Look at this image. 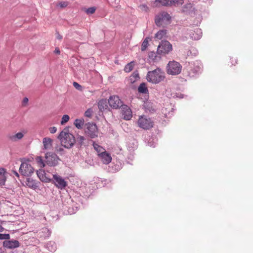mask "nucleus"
<instances>
[{"mask_svg": "<svg viewBox=\"0 0 253 253\" xmlns=\"http://www.w3.org/2000/svg\"><path fill=\"white\" fill-rule=\"evenodd\" d=\"M13 173H14V174L16 176H17V177H19V174H18V173L17 171H13Z\"/></svg>", "mask_w": 253, "mask_h": 253, "instance_id": "49", "label": "nucleus"}, {"mask_svg": "<svg viewBox=\"0 0 253 253\" xmlns=\"http://www.w3.org/2000/svg\"><path fill=\"white\" fill-rule=\"evenodd\" d=\"M4 230V228L2 227L1 225H0V232H3Z\"/></svg>", "mask_w": 253, "mask_h": 253, "instance_id": "50", "label": "nucleus"}, {"mask_svg": "<svg viewBox=\"0 0 253 253\" xmlns=\"http://www.w3.org/2000/svg\"><path fill=\"white\" fill-rule=\"evenodd\" d=\"M122 115L125 120H129L132 117V112L130 109L127 106H122Z\"/></svg>", "mask_w": 253, "mask_h": 253, "instance_id": "16", "label": "nucleus"}, {"mask_svg": "<svg viewBox=\"0 0 253 253\" xmlns=\"http://www.w3.org/2000/svg\"><path fill=\"white\" fill-rule=\"evenodd\" d=\"M73 85L77 89L79 90H82V86L79 84L77 82H74L73 83Z\"/></svg>", "mask_w": 253, "mask_h": 253, "instance_id": "40", "label": "nucleus"}, {"mask_svg": "<svg viewBox=\"0 0 253 253\" xmlns=\"http://www.w3.org/2000/svg\"><path fill=\"white\" fill-rule=\"evenodd\" d=\"M53 140L49 137H44L42 139L43 149L45 150H50L52 147Z\"/></svg>", "mask_w": 253, "mask_h": 253, "instance_id": "17", "label": "nucleus"}, {"mask_svg": "<svg viewBox=\"0 0 253 253\" xmlns=\"http://www.w3.org/2000/svg\"><path fill=\"white\" fill-rule=\"evenodd\" d=\"M127 147L129 151L133 150L137 147L136 142L134 140H133L131 142H129L127 145Z\"/></svg>", "mask_w": 253, "mask_h": 253, "instance_id": "32", "label": "nucleus"}, {"mask_svg": "<svg viewBox=\"0 0 253 253\" xmlns=\"http://www.w3.org/2000/svg\"><path fill=\"white\" fill-rule=\"evenodd\" d=\"M10 239V235L8 234H0V240H8Z\"/></svg>", "mask_w": 253, "mask_h": 253, "instance_id": "38", "label": "nucleus"}, {"mask_svg": "<svg viewBox=\"0 0 253 253\" xmlns=\"http://www.w3.org/2000/svg\"><path fill=\"white\" fill-rule=\"evenodd\" d=\"M99 156L102 162L105 164H108L111 161L112 158L111 156L106 152H104L102 154H99Z\"/></svg>", "mask_w": 253, "mask_h": 253, "instance_id": "18", "label": "nucleus"}, {"mask_svg": "<svg viewBox=\"0 0 253 253\" xmlns=\"http://www.w3.org/2000/svg\"><path fill=\"white\" fill-rule=\"evenodd\" d=\"M70 211H68L69 213L72 214L75 213V211H74V209H73V211H71L70 209H69Z\"/></svg>", "mask_w": 253, "mask_h": 253, "instance_id": "48", "label": "nucleus"}, {"mask_svg": "<svg viewBox=\"0 0 253 253\" xmlns=\"http://www.w3.org/2000/svg\"><path fill=\"white\" fill-rule=\"evenodd\" d=\"M167 34V30L163 29L159 30L155 36V38L158 40H161L166 37Z\"/></svg>", "mask_w": 253, "mask_h": 253, "instance_id": "21", "label": "nucleus"}, {"mask_svg": "<svg viewBox=\"0 0 253 253\" xmlns=\"http://www.w3.org/2000/svg\"><path fill=\"white\" fill-rule=\"evenodd\" d=\"M85 140V139L84 137L79 135L76 138V139H75V142H76L77 145L81 146L84 144V141Z\"/></svg>", "mask_w": 253, "mask_h": 253, "instance_id": "28", "label": "nucleus"}, {"mask_svg": "<svg viewBox=\"0 0 253 253\" xmlns=\"http://www.w3.org/2000/svg\"><path fill=\"white\" fill-rule=\"evenodd\" d=\"M7 172L3 168H0V186H2L5 184L6 179V175Z\"/></svg>", "mask_w": 253, "mask_h": 253, "instance_id": "19", "label": "nucleus"}, {"mask_svg": "<svg viewBox=\"0 0 253 253\" xmlns=\"http://www.w3.org/2000/svg\"><path fill=\"white\" fill-rule=\"evenodd\" d=\"M98 106L100 110L104 111L107 107V101L105 100H101L98 103Z\"/></svg>", "mask_w": 253, "mask_h": 253, "instance_id": "25", "label": "nucleus"}, {"mask_svg": "<svg viewBox=\"0 0 253 253\" xmlns=\"http://www.w3.org/2000/svg\"><path fill=\"white\" fill-rule=\"evenodd\" d=\"M134 62H130V63L126 64L124 68V70L126 73H129L132 70L134 67Z\"/></svg>", "mask_w": 253, "mask_h": 253, "instance_id": "29", "label": "nucleus"}, {"mask_svg": "<svg viewBox=\"0 0 253 253\" xmlns=\"http://www.w3.org/2000/svg\"><path fill=\"white\" fill-rule=\"evenodd\" d=\"M95 11V8L94 7H91L87 8L85 10V12L88 14H93Z\"/></svg>", "mask_w": 253, "mask_h": 253, "instance_id": "37", "label": "nucleus"}, {"mask_svg": "<svg viewBox=\"0 0 253 253\" xmlns=\"http://www.w3.org/2000/svg\"><path fill=\"white\" fill-rule=\"evenodd\" d=\"M92 111L91 109H87L84 113V116L87 117H90L92 115Z\"/></svg>", "mask_w": 253, "mask_h": 253, "instance_id": "39", "label": "nucleus"}, {"mask_svg": "<svg viewBox=\"0 0 253 253\" xmlns=\"http://www.w3.org/2000/svg\"><path fill=\"white\" fill-rule=\"evenodd\" d=\"M56 38L59 40H61L62 39V36H61L58 33L56 34Z\"/></svg>", "mask_w": 253, "mask_h": 253, "instance_id": "46", "label": "nucleus"}, {"mask_svg": "<svg viewBox=\"0 0 253 253\" xmlns=\"http://www.w3.org/2000/svg\"><path fill=\"white\" fill-rule=\"evenodd\" d=\"M93 146L94 149L97 151L98 153V155H99V154H102L104 153L105 151V150L103 149V148L100 145H99L98 144L96 143L95 142L93 143Z\"/></svg>", "mask_w": 253, "mask_h": 253, "instance_id": "26", "label": "nucleus"}, {"mask_svg": "<svg viewBox=\"0 0 253 253\" xmlns=\"http://www.w3.org/2000/svg\"><path fill=\"white\" fill-rule=\"evenodd\" d=\"M26 184L29 187L32 188L34 189L36 188L38 186L36 181L30 178H28L27 179Z\"/></svg>", "mask_w": 253, "mask_h": 253, "instance_id": "22", "label": "nucleus"}, {"mask_svg": "<svg viewBox=\"0 0 253 253\" xmlns=\"http://www.w3.org/2000/svg\"><path fill=\"white\" fill-rule=\"evenodd\" d=\"M139 9L142 11H144V12H147L148 10H149V7H148V6L145 4H140L139 6Z\"/></svg>", "mask_w": 253, "mask_h": 253, "instance_id": "35", "label": "nucleus"}, {"mask_svg": "<svg viewBox=\"0 0 253 253\" xmlns=\"http://www.w3.org/2000/svg\"><path fill=\"white\" fill-rule=\"evenodd\" d=\"M23 134L22 132H19L15 134H9L8 136L9 139L12 141H17L21 139L23 137Z\"/></svg>", "mask_w": 253, "mask_h": 253, "instance_id": "20", "label": "nucleus"}, {"mask_svg": "<svg viewBox=\"0 0 253 253\" xmlns=\"http://www.w3.org/2000/svg\"><path fill=\"white\" fill-rule=\"evenodd\" d=\"M69 116L67 115H64L63 116L62 118V120L61 122V124L62 125H64L69 120Z\"/></svg>", "mask_w": 253, "mask_h": 253, "instance_id": "36", "label": "nucleus"}, {"mask_svg": "<svg viewBox=\"0 0 253 253\" xmlns=\"http://www.w3.org/2000/svg\"><path fill=\"white\" fill-rule=\"evenodd\" d=\"M19 172L23 176H29L34 172V169L28 161H22Z\"/></svg>", "mask_w": 253, "mask_h": 253, "instance_id": "4", "label": "nucleus"}, {"mask_svg": "<svg viewBox=\"0 0 253 253\" xmlns=\"http://www.w3.org/2000/svg\"><path fill=\"white\" fill-rule=\"evenodd\" d=\"M201 69L202 68L200 65H196L193 68L191 69V73L196 75L201 72Z\"/></svg>", "mask_w": 253, "mask_h": 253, "instance_id": "31", "label": "nucleus"}, {"mask_svg": "<svg viewBox=\"0 0 253 253\" xmlns=\"http://www.w3.org/2000/svg\"><path fill=\"white\" fill-rule=\"evenodd\" d=\"M49 130L51 133L53 134L56 132L57 128L55 126H52L49 128Z\"/></svg>", "mask_w": 253, "mask_h": 253, "instance_id": "41", "label": "nucleus"}, {"mask_svg": "<svg viewBox=\"0 0 253 253\" xmlns=\"http://www.w3.org/2000/svg\"><path fill=\"white\" fill-rule=\"evenodd\" d=\"M157 1L164 6H178L181 5L184 0H157Z\"/></svg>", "mask_w": 253, "mask_h": 253, "instance_id": "12", "label": "nucleus"}, {"mask_svg": "<svg viewBox=\"0 0 253 253\" xmlns=\"http://www.w3.org/2000/svg\"><path fill=\"white\" fill-rule=\"evenodd\" d=\"M175 97L180 98H183V95L181 93H180V94L178 93V94H176L175 95Z\"/></svg>", "mask_w": 253, "mask_h": 253, "instance_id": "45", "label": "nucleus"}, {"mask_svg": "<svg viewBox=\"0 0 253 253\" xmlns=\"http://www.w3.org/2000/svg\"><path fill=\"white\" fill-rule=\"evenodd\" d=\"M165 78V74L160 68L149 71L146 76L147 80L152 84H157L164 81Z\"/></svg>", "mask_w": 253, "mask_h": 253, "instance_id": "1", "label": "nucleus"}, {"mask_svg": "<svg viewBox=\"0 0 253 253\" xmlns=\"http://www.w3.org/2000/svg\"><path fill=\"white\" fill-rule=\"evenodd\" d=\"M149 40H150L149 38H146L144 40V41L143 42L142 45H141V49L142 51H144L146 49V48L148 46V42H149Z\"/></svg>", "mask_w": 253, "mask_h": 253, "instance_id": "33", "label": "nucleus"}, {"mask_svg": "<svg viewBox=\"0 0 253 253\" xmlns=\"http://www.w3.org/2000/svg\"><path fill=\"white\" fill-rule=\"evenodd\" d=\"M108 103L111 107L118 109L123 106V102L118 96H112L108 99Z\"/></svg>", "mask_w": 253, "mask_h": 253, "instance_id": "11", "label": "nucleus"}, {"mask_svg": "<svg viewBox=\"0 0 253 253\" xmlns=\"http://www.w3.org/2000/svg\"><path fill=\"white\" fill-rule=\"evenodd\" d=\"M46 248L51 252H54L56 249V246L55 243L52 241H50L46 243Z\"/></svg>", "mask_w": 253, "mask_h": 253, "instance_id": "23", "label": "nucleus"}, {"mask_svg": "<svg viewBox=\"0 0 253 253\" xmlns=\"http://www.w3.org/2000/svg\"><path fill=\"white\" fill-rule=\"evenodd\" d=\"M139 92L146 94L148 92V88L145 83H141L138 88Z\"/></svg>", "mask_w": 253, "mask_h": 253, "instance_id": "24", "label": "nucleus"}, {"mask_svg": "<svg viewBox=\"0 0 253 253\" xmlns=\"http://www.w3.org/2000/svg\"><path fill=\"white\" fill-rule=\"evenodd\" d=\"M28 98H27V97L24 98V99L23 100V105L26 104L28 103Z\"/></svg>", "mask_w": 253, "mask_h": 253, "instance_id": "44", "label": "nucleus"}, {"mask_svg": "<svg viewBox=\"0 0 253 253\" xmlns=\"http://www.w3.org/2000/svg\"><path fill=\"white\" fill-rule=\"evenodd\" d=\"M131 77L134 78L135 79L139 78V74L138 73H133L131 76Z\"/></svg>", "mask_w": 253, "mask_h": 253, "instance_id": "43", "label": "nucleus"}, {"mask_svg": "<svg viewBox=\"0 0 253 253\" xmlns=\"http://www.w3.org/2000/svg\"><path fill=\"white\" fill-rule=\"evenodd\" d=\"M85 132L86 134L91 138L98 136V131L95 124L88 123L85 125Z\"/></svg>", "mask_w": 253, "mask_h": 253, "instance_id": "6", "label": "nucleus"}, {"mask_svg": "<svg viewBox=\"0 0 253 253\" xmlns=\"http://www.w3.org/2000/svg\"><path fill=\"white\" fill-rule=\"evenodd\" d=\"M45 163L50 167H54L58 165L60 159L54 153H47L45 156Z\"/></svg>", "mask_w": 253, "mask_h": 253, "instance_id": "8", "label": "nucleus"}, {"mask_svg": "<svg viewBox=\"0 0 253 253\" xmlns=\"http://www.w3.org/2000/svg\"><path fill=\"white\" fill-rule=\"evenodd\" d=\"M36 161L40 167L43 168L45 166V163L41 157H38Z\"/></svg>", "mask_w": 253, "mask_h": 253, "instance_id": "34", "label": "nucleus"}, {"mask_svg": "<svg viewBox=\"0 0 253 253\" xmlns=\"http://www.w3.org/2000/svg\"><path fill=\"white\" fill-rule=\"evenodd\" d=\"M53 179L55 185L59 189H64L67 185V182L59 175H53Z\"/></svg>", "mask_w": 253, "mask_h": 253, "instance_id": "10", "label": "nucleus"}, {"mask_svg": "<svg viewBox=\"0 0 253 253\" xmlns=\"http://www.w3.org/2000/svg\"><path fill=\"white\" fill-rule=\"evenodd\" d=\"M182 66L177 62L175 61H169L167 66L168 74L171 75H176L181 71Z\"/></svg>", "mask_w": 253, "mask_h": 253, "instance_id": "5", "label": "nucleus"}, {"mask_svg": "<svg viewBox=\"0 0 253 253\" xmlns=\"http://www.w3.org/2000/svg\"><path fill=\"white\" fill-rule=\"evenodd\" d=\"M188 34L189 35L191 39L194 40H198L202 37V32L201 29L196 28L194 31H190Z\"/></svg>", "mask_w": 253, "mask_h": 253, "instance_id": "14", "label": "nucleus"}, {"mask_svg": "<svg viewBox=\"0 0 253 253\" xmlns=\"http://www.w3.org/2000/svg\"><path fill=\"white\" fill-rule=\"evenodd\" d=\"M55 52L57 54H60V51L58 48H56L55 49Z\"/></svg>", "mask_w": 253, "mask_h": 253, "instance_id": "47", "label": "nucleus"}, {"mask_svg": "<svg viewBox=\"0 0 253 253\" xmlns=\"http://www.w3.org/2000/svg\"><path fill=\"white\" fill-rule=\"evenodd\" d=\"M58 138L60 140L62 145L67 148L72 147L75 143L74 136L69 133L66 129H64L60 133Z\"/></svg>", "mask_w": 253, "mask_h": 253, "instance_id": "2", "label": "nucleus"}, {"mask_svg": "<svg viewBox=\"0 0 253 253\" xmlns=\"http://www.w3.org/2000/svg\"><path fill=\"white\" fill-rule=\"evenodd\" d=\"M139 126L144 129H148L153 127V122L150 118L145 116H141L138 121Z\"/></svg>", "mask_w": 253, "mask_h": 253, "instance_id": "9", "label": "nucleus"}, {"mask_svg": "<svg viewBox=\"0 0 253 253\" xmlns=\"http://www.w3.org/2000/svg\"><path fill=\"white\" fill-rule=\"evenodd\" d=\"M4 247L7 249H14L19 246V243L17 240L4 241L3 242Z\"/></svg>", "mask_w": 253, "mask_h": 253, "instance_id": "15", "label": "nucleus"}, {"mask_svg": "<svg viewBox=\"0 0 253 253\" xmlns=\"http://www.w3.org/2000/svg\"><path fill=\"white\" fill-rule=\"evenodd\" d=\"M181 11L183 13L192 15L195 14V8L191 3H187L182 7Z\"/></svg>", "mask_w": 253, "mask_h": 253, "instance_id": "13", "label": "nucleus"}, {"mask_svg": "<svg viewBox=\"0 0 253 253\" xmlns=\"http://www.w3.org/2000/svg\"><path fill=\"white\" fill-rule=\"evenodd\" d=\"M42 172H44V171H37V175L39 178L42 180V181L44 182H48L49 181V180L46 178L45 176H44Z\"/></svg>", "mask_w": 253, "mask_h": 253, "instance_id": "30", "label": "nucleus"}, {"mask_svg": "<svg viewBox=\"0 0 253 253\" xmlns=\"http://www.w3.org/2000/svg\"><path fill=\"white\" fill-rule=\"evenodd\" d=\"M150 146H152V147H155V145H150Z\"/></svg>", "mask_w": 253, "mask_h": 253, "instance_id": "51", "label": "nucleus"}, {"mask_svg": "<svg viewBox=\"0 0 253 253\" xmlns=\"http://www.w3.org/2000/svg\"><path fill=\"white\" fill-rule=\"evenodd\" d=\"M155 22L157 26L165 27L171 22V16L166 11H162L155 16Z\"/></svg>", "mask_w": 253, "mask_h": 253, "instance_id": "3", "label": "nucleus"}, {"mask_svg": "<svg viewBox=\"0 0 253 253\" xmlns=\"http://www.w3.org/2000/svg\"><path fill=\"white\" fill-rule=\"evenodd\" d=\"M172 50L171 44L168 41H162L158 47V52L161 54H168Z\"/></svg>", "mask_w": 253, "mask_h": 253, "instance_id": "7", "label": "nucleus"}, {"mask_svg": "<svg viewBox=\"0 0 253 253\" xmlns=\"http://www.w3.org/2000/svg\"><path fill=\"white\" fill-rule=\"evenodd\" d=\"M84 119H76L74 122V125L78 129H81L84 124Z\"/></svg>", "mask_w": 253, "mask_h": 253, "instance_id": "27", "label": "nucleus"}, {"mask_svg": "<svg viewBox=\"0 0 253 253\" xmlns=\"http://www.w3.org/2000/svg\"><path fill=\"white\" fill-rule=\"evenodd\" d=\"M68 3L66 2L62 1L58 4V5L62 8L65 7L67 6Z\"/></svg>", "mask_w": 253, "mask_h": 253, "instance_id": "42", "label": "nucleus"}]
</instances>
